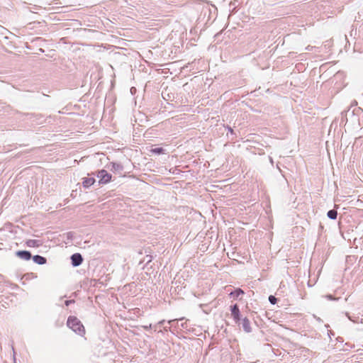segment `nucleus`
<instances>
[{"instance_id":"ddd939ff","label":"nucleus","mask_w":363,"mask_h":363,"mask_svg":"<svg viewBox=\"0 0 363 363\" xmlns=\"http://www.w3.org/2000/svg\"><path fill=\"white\" fill-rule=\"evenodd\" d=\"M164 149L162 147H155L151 150V152L155 155H161L164 153Z\"/></svg>"},{"instance_id":"cd10ccee","label":"nucleus","mask_w":363,"mask_h":363,"mask_svg":"<svg viewBox=\"0 0 363 363\" xmlns=\"http://www.w3.org/2000/svg\"><path fill=\"white\" fill-rule=\"evenodd\" d=\"M348 113H350V109L346 111L345 115L347 116Z\"/></svg>"},{"instance_id":"a211bd4d","label":"nucleus","mask_w":363,"mask_h":363,"mask_svg":"<svg viewBox=\"0 0 363 363\" xmlns=\"http://www.w3.org/2000/svg\"><path fill=\"white\" fill-rule=\"evenodd\" d=\"M66 235H67V239H72V237H73L72 232H68Z\"/></svg>"},{"instance_id":"1a4fd4ad","label":"nucleus","mask_w":363,"mask_h":363,"mask_svg":"<svg viewBox=\"0 0 363 363\" xmlns=\"http://www.w3.org/2000/svg\"><path fill=\"white\" fill-rule=\"evenodd\" d=\"M94 177H87L83 179L82 185L84 188H89L95 183Z\"/></svg>"},{"instance_id":"0eeeda50","label":"nucleus","mask_w":363,"mask_h":363,"mask_svg":"<svg viewBox=\"0 0 363 363\" xmlns=\"http://www.w3.org/2000/svg\"><path fill=\"white\" fill-rule=\"evenodd\" d=\"M32 259L35 263L40 265L45 264L47 262V259L45 257L38 255L32 256Z\"/></svg>"},{"instance_id":"9d476101","label":"nucleus","mask_w":363,"mask_h":363,"mask_svg":"<svg viewBox=\"0 0 363 363\" xmlns=\"http://www.w3.org/2000/svg\"><path fill=\"white\" fill-rule=\"evenodd\" d=\"M26 244L29 247H38L42 245V242L38 240H28Z\"/></svg>"},{"instance_id":"412c9836","label":"nucleus","mask_w":363,"mask_h":363,"mask_svg":"<svg viewBox=\"0 0 363 363\" xmlns=\"http://www.w3.org/2000/svg\"><path fill=\"white\" fill-rule=\"evenodd\" d=\"M180 327H181L182 328L186 329V328H187V327H188L186 322L182 323L180 324Z\"/></svg>"},{"instance_id":"7ed1b4c3","label":"nucleus","mask_w":363,"mask_h":363,"mask_svg":"<svg viewBox=\"0 0 363 363\" xmlns=\"http://www.w3.org/2000/svg\"><path fill=\"white\" fill-rule=\"evenodd\" d=\"M231 315L235 323L240 324L241 320L240 312L238 304H234L230 306Z\"/></svg>"},{"instance_id":"9b49d317","label":"nucleus","mask_w":363,"mask_h":363,"mask_svg":"<svg viewBox=\"0 0 363 363\" xmlns=\"http://www.w3.org/2000/svg\"><path fill=\"white\" fill-rule=\"evenodd\" d=\"M244 294V291L240 288L236 289L235 291L230 293V296L233 298H238L240 295Z\"/></svg>"},{"instance_id":"f3484780","label":"nucleus","mask_w":363,"mask_h":363,"mask_svg":"<svg viewBox=\"0 0 363 363\" xmlns=\"http://www.w3.org/2000/svg\"><path fill=\"white\" fill-rule=\"evenodd\" d=\"M184 319V318H182L180 319H174V320H169L168 323L169 324H172V323H174V322H177V323L178 324L179 323V320H182Z\"/></svg>"},{"instance_id":"c85d7f7f","label":"nucleus","mask_w":363,"mask_h":363,"mask_svg":"<svg viewBox=\"0 0 363 363\" xmlns=\"http://www.w3.org/2000/svg\"><path fill=\"white\" fill-rule=\"evenodd\" d=\"M164 329L167 331L168 330V328L167 327H164Z\"/></svg>"},{"instance_id":"20e7f679","label":"nucleus","mask_w":363,"mask_h":363,"mask_svg":"<svg viewBox=\"0 0 363 363\" xmlns=\"http://www.w3.org/2000/svg\"><path fill=\"white\" fill-rule=\"evenodd\" d=\"M71 263L73 267H78L82 264L83 262V257L80 253H74L71 257Z\"/></svg>"},{"instance_id":"aec40b11","label":"nucleus","mask_w":363,"mask_h":363,"mask_svg":"<svg viewBox=\"0 0 363 363\" xmlns=\"http://www.w3.org/2000/svg\"><path fill=\"white\" fill-rule=\"evenodd\" d=\"M74 302V300H67V301H65V303L67 306H68L69 305H70L71 303H72Z\"/></svg>"},{"instance_id":"4be33fe9","label":"nucleus","mask_w":363,"mask_h":363,"mask_svg":"<svg viewBox=\"0 0 363 363\" xmlns=\"http://www.w3.org/2000/svg\"><path fill=\"white\" fill-rule=\"evenodd\" d=\"M345 315H347V317L351 320V321H353V322H356L355 320H354V318H352L348 313H345Z\"/></svg>"},{"instance_id":"423d86ee","label":"nucleus","mask_w":363,"mask_h":363,"mask_svg":"<svg viewBox=\"0 0 363 363\" xmlns=\"http://www.w3.org/2000/svg\"><path fill=\"white\" fill-rule=\"evenodd\" d=\"M241 325L245 332L250 333L252 331L250 322L247 318L245 317L243 319H242Z\"/></svg>"},{"instance_id":"a878e982","label":"nucleus","mask_w":363,"mask_h":363,"mask_svg":"<svg viewBox=\"0 0 363 363\" xmlns=\"http://www.w3.org/2000/svg\"><path fill=\"white\" fill-rule=\"evenodd\" d=\"M164 321H165L164 320L159 321L157 325H160V326H162L164 324Z\"/></svg>"},{"instance_id":"f03ea898","label":"nucleus","mask_w":363,"mask_h":363,"mask_svg":"<svg viewBox=\"0 0 363 363\" xmlns=\"http://www.w3.org/2000/svg\"><path fill=\"white\" fill-rule=\"evenodd\" d=\"M99 178V184H106L111 182L112 175L105 169L99 170L96 174L92 173Z\"/></svg>"},{"instance_id":"39448f33","label":"nucleus","mask_w":363,"mask_h":363,"mask_svg":"<svg viewBox=\"0 0 363 363\" xmlns=\"http://www.w3.org/2000/svg\"><path fill=\"white\" fill-rule=\"evenodd\" d=\"M16 255L23 260H30L32 258L31 253L28 250H18L16 252Z\"/></svg>"},{"instance_id":"f8f14e48","label":"nucleus","mask_w":363,"mask_h":363,"mask_svg":"<svg viewBox=\"0 0 363 363\" xmlns=\"http://www.w3.org/2000/svg\"><path fill=\"white\" fill-rule=\"evenodd\" d=\"M327 216L332 220H335L337 216V212L335 209H332L328 211Z\"/></svg>"},{"instance_id":"6ab92c4d","label":"nucleus","mask_w":363,"mask_h":363,"mask_svg":"<svg viewBox=\"0 0 363 363\" xmlns=\"http://www.w3.org/2000/svg\"><path fill=\"white\" fill-rule=\"evenodd\" d=\"M152 255H147L146 256V260H147V263H149L152 261Z\"/></svg>"},{"instance_id":"4468645a","label":"nucleus","mask_w":363,"mask_h":363,"mask_svg":"<svg viewBox=\"0 0 363 363\" xmlns=\"http://www.w3.org/2000/svg\"><path fill=\"white\" fill-rule=\"evenodd\" d=\"M278 299L273 295L269 296V301L271 304L274 305L277 303Z\"/></svg>"},{"instance_id":"5701e85b","label":"nucleus","mask_w":363,"mask_h":363,"mask_svg":"<svg viewBox=\"0 0 363 363\" xmlns=\"http://www.w3.org/2000/svg\"><path fill=\"white\" fill-rule=\"evenodd\" d=\"M315 48V47H313V46H311V45H308L306 48V50H308V51H311L313 50V49Z\"/></svg>"},{"instance_id":"b1692460","label":"nucleus","mask_w":363,"mask_h":363,"mask_svg":"<svg viewBox=\"0 0 363 363\" xmlns=\"http://www.w3.org/2000/svg\"><path fill=\"white\" fill-rule=\"evenodd\" d=\"M143 328H144L145 330H150V329H151V328H152V325H151V324H150L149 325H145V326H143Z\"/></svg>"},{"instance_id":"dca6fc26","label":"nucleus","mask_w":363,"mask_h":363,"mask_svg":"<svg viewBox=\"0 0 363 363\" xmlns=\"http://www.w3.org/2000/svg\"><path fill=\"white\" fill-rule=\"evenodd\" d=\"M359 112H363V110L360 108H354L352 111V113L354 114V113H357L358 114Z\"/></svg>"},{"instance_id":"2eb2a0df","label":"nucleus","mask_w":363,"mask_h":363,"mask_svg":"<svg viewBox=\"0 0 363 363\" xmlns=\"http://www.w3.org/2000/svg\"><path fill=\"white\" fill-rule=\"evenodd\" d=\"M325 297L328 300H330V301H334V300H337L338 299V298H335V297H333L331 294L325 295Z\"/></svg>"},{"instance_id":"bb28decb","label":"nucleus","mask_w":363,"mask_h":363,"mask_svg":"<svg viewBox=\"0 0 363 363\" xmlns=\"http://www.w3.org/2000/svg\"><path fill=\"white\" fill-rule=\"evenodd\" d=\"M269 160H270V162H271L272 164H273V162H273V160H272V157H269Z\"/></svg>"},{"instance_id":"6e6552de","label":"nucleus","mask_w":363,"mask_h":363,"mask_svg":"<svg viewBox=\"0 0 363 363\" xmlns=\"http://www.w3.org/2000/svg\"><path fill=\"white\" fill-rule=\"evenodd\" d=\"M110 165L111 167L110 169L114 172L121 173V172L123 170V165L119 163L111 162Z\"/></svg>"},{"instance_id":"393cba45","label":"nucleus","mask_w":363,"mask_h":363,"mask_svg":"<svg viewBox=\"0 0 363 363\" xmlns=\"http://www.w3.org/2000/svg\"><path fill=\"white\" fill-rule=\"evenodd\" d=\"M228 128V131H229L231 134H234V131H233V130L232 129V128H230V127L228 126V128Z\"/></svg>"},{"instance_id":"f257e3e1","label":"nucleus","mask_w":363,"mask_h":363,"mask_svg":"<svg viewBox=\"0 0 363 363\" xmlns=\"http://www.w3.org/2000/svg\"><path fill=\"white\" fill-rule=\"evenodd\" d=\"M67 326L74 332L82 336L85 333V329L81 321L74 316H69L67 321Z\"/></svg>"}]
</instances>
